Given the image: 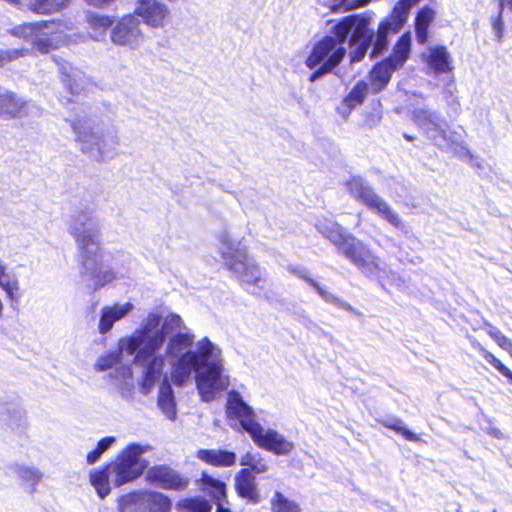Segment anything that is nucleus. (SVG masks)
I'll return each mask as SVG.
<instances>
[{
	"label": "nucleus",
	"mask_w": 512,
	"mask_h": 512,
	"mask_svg": "<svg viewBox=\"0 0 512 512\" xmlns=\"http://www.w3.org/2000/svg\"><path fill=\"white\" fill-rule=\"evenodd\" d=\"M326 23L330 26L329 34L322 36L313 44L305 60L306 67L314 69L322 64L335 69L346 56V42L350 48L351 63L360 62L365 58L372 36L367 18L352 14L340 19H328Z\"/></svg>",
	"instance_id": "obj_1"
},
{
	"label": "nucleus",
	"mask_w": 512,
	"mask_h": 512,
	"mask_svg": "<svg viewBox=\"0 0 512 512\" xmlns=\"http://www.w3.org/2000/svg\"><path fill=\"white\" fill-rule=\"evenodd\" d=\"M214 345L208 337L197 343L196 350H188L180 354L172 365L171 378L177 387L184 386L195 372V383L202 401L211 402L216 395L226 391L230 386V378L224 374L221 359H212Z\"/></svg>",
	"instance_id": "obj_2"
},
{
	"label": "nucleus",
	"mask_w": 512,
	"mask_h": 512,
	"mask_svg": "<svg viewBox=\"0 0 512 512\" xmlns=\"http://www.w3.org/2000/svg\"><path fill=\"white\" fill-rule=\"evenodd\" d=\"M72 26L61 20L49 19L24 22L11 29L13 36L31 38L32 48L41 54H48L66 41V31Z\"/></svg>",
	"instance_id": "obj_3"
},
{
	"label": "nucleus",
	"mask_w": 512,
	"mask_h": 512,
	"mask_svg": "<svg viewBox=\"0 0 512 512\" xmlns=\"http://www.w3.org/2000/svg\"><path fill=\"white\" fill-rule=\"evenodd\" d=\"M224 266L231 271L240 284L252 287L253 295H260L267 282L266 270L242 249L221 252Z\"/></svg>",
	"instance_id": "obj_4"
},
{
	"label": "nucleus",
	"mask_w": 512,
	"mask_h": 512,
	"mask_svg": "<svg viewBox=\"0 0 512 512\" xmlns=\"http://www.w3.org/2000/svg\"><path fill=\"white\" fill-rule=\"evenodd\" d=\"M160 322L159 314H149L147 322L126 339L124 350L127 355H135V360L145 361L159 351L165 343V333L163 330L151 332L158 328Z\"/></svg>",
	"instance_id": "obj_5"
},
{
	"label": "nucleus",
	"mask_w": 512,
	"mask_h": 512,
	"mask_svg": "<svg viewBox=\"0 0 512 512\" xmlns=\"http://www.w3.org/2000/svg\"><path fill=\"white\" fill-rule=\"evenodd\" d=\"M344 185L346 191L353 199L362 203L368 209L375 211L393 227L397 229L404 228V224L397 213L392 210L389 204L370 185L365 183L361 176H351Z\"/></svg>",
	"instance_id": "obj_6"
},
{
	"label": "nucleus",
	"mask_w": 512,
	"mask_h": 512,
	"mask_svg": "<svg viewBox=\"0 0 512 512\" xmlns=\"http://www.w3.org/2000/svg\"><path fill=\"white\" fill-rule=\"evenodd\" d=\"M143 452L141 445L130 443L119 453L116 461L111 462V470L115 474L113 483L116 487L132 482L142 475L146 467L145 461L140 458Z\"/></svg>",
	"instance_id": "obj_7"
},
{
	"label": "nucleus",
	"mask_w": 512,
	"mask_h": 512,
	"mask_svg": "<svg viewBox=\"0 0 512 512\" xmlns=\"http://www.w3.org/2000/svg\"><path fill=\"white\" fill-rule=\"evenodd\" d=\"M147 482L163 490L183 492L190 486V478L166 464L154 465L145 476Z\"/></svg>",
	"instance_id": "obj_8"
},
{
	"label": "nucleus",
	"mask_w": 512,
	"mask_h": 512,
	"mask_svg": "<svg viewBox=\"0 0 512 512\" xmlns=\"http://www.w3.org/2000/svg\"><path fill=\"white\" fill-rule=\"evenodd\" d=\"M140 20L133 14L121 17L111 29V41L117 46L136 49L144 40Z\"/></svg>",
	"instance_id": "obj_9"
},
{
	"label": "nucleus",
	"mask_w": 512,
	"mask_h": 512,
	"mask_svg": "<svg viewBox=\"0 0 512 512\" xmlns=\"http://www.w3.org/2000/svg\"><path fill=\"white\" fill-rule=\"evenodd\" d=\"M226 415L229 419L237 420L242 430L247 432L250 437L261 427V424L256 420L252 407L244 402L236 390H231L228 393Z\"/></svg>",
	"instance_id": "obj_10"
},
{
	"label": "nucleus",
	"mask_w": 512,
	"mask_h": 512,
	"mask_svg": "<svg viewBox=\"0 0 512 512\" xmlns=\"http://www.w3.org/2000/svg\"><path fill=\"white\" fill-rule=\"evenodd\" d=\"M339 252L363 273H374L380 270L379 257L374 255L368 247L355 236H353Z\"/></svg>",
	"instance_id": "obj_11"
},
{
	"label": "nucleus",
	"mask_w": 512,
	"mask_h": 512,
	"mask_svg": "<svg viewBox=\"0 0 512 512\" xmlns=\"http://www.w3.org/2000/svg\"><path fill=\"white\" fill-rule=\"evenodd\" d=\"M29 101L16 92L0 87V119L17 120L29 115Z\"/></svg>",
	"instance_id": "obj_12"
},
{
	"label": "nucleus",
	"mask_w": 512,
	"mask_h": 512,
	"mask_svg": "<svg viewBox=\"0 0 512 512\" xmlns=\"http://www.w3.org/2000/svg\"><path fill=\"white\" fill-rule=\"evenodd\" d=\"M251 438L259 448L275 455L289 454L294 448V444L283 435L272 429L264 430L262 426Z\"/></svg>",
	"instance_id": "obj_13"
},
{
	"label": "nucleus",
	"mask_w": 512,
	"mask_h": 512,
	"mask_svg": "<svg viewBox=\"0 0 512 512\" xmlns=\"http://www.w3.org/2000/svg\"><path fill=\"white\" fill-rule=\"evenodd\" d=\"M127 502L141 504L147 512H171V498L159 491L142 490L130 493Z\"/></svg>",
	"instance_id": "obj_14"
},
{
	"label": "nucleus",
	"mask_w": 512,
	"mask_h": 512,
	"mask_svg": "<svg viewBox=\"0 0 512 512\" xmlns=\"http://www.w3.org/2000/svg\"><path fill=\"white\" fill-rule=\"evenodd\" d=\"M133 15L141 17L151 27H161L168 15V9L157 0H139Z\"/></svg>",
	"instance_id": "obj_15"
},
{
	"label": "nucleus",
	"mask_w": 512,
	"mask_h": 512,
	"mask_svg": "<svg viewBox=\"0 0 512 512\" xmlns=\"http://www.w3.org/2000/svg\"><path fill=\"white\" fill-rule=\"evenodd\" d=\"M76 133V141L81 143V151L86 154H93L101 159L104 154L105 140L102 136L96 135L91 128H85L79 123L73 124Z\"/></svg>",
	"instance_id": "obj_16"
},
{
	"label": "nucleus",
	"mask_w": 512,
	"mask_h": 512,
	"mask_svg": "<svg viewBox=\"0 0 512 512\" xmlns=\"http://www.w3.org/2000/svg\"><path fill=\"white\" fill-rule=\"evenodd\" d=\"M53 60L58 65L60 79L66 90L72 95H78L84 89V72L62 59L54 57Z\"/></svg>",
	"instance_id": "obj_17"
},
{
	"label": "nucleus",
	"mask_w": 512,
	"mask_h": 512,
	"mask_svg": "<svg viewBox=\"0 0 512 512\" xmlns=\"http://www.w3.org/2000/svg\"><path fill=\"white\" fill-rule=\"evenodd\" d=\"M72 235L78 245L83 266L101 256V242L96 233L75 231Z\"/></svg>",
	"instance_id": "obj_18"
},
{
	"label": "nucleus",
	"mask_w": 512,
	"mask_h": 512,
	"mask_svg": "<svg viewBox=\"0 0 512 512\" xmlns=\"http://www.w3.org/2000/svg\"><path fill=\"white\" fill-rule=\"evenodd\" d=\"M234 488L236 494L247 500L249 503L257 504L260 502V495L255 481V476L246 468L240 469L234 479Z\"/></svg>",
	"instance_id": "obj_19"
},
{
	"label": "nucleus",
	"mask_w": 512,
	"mask_h": 512,
	"mask_svg": "<svg viewBox=\"0 0 512 512\" xmlns=\"http://www.w3.org/2000/svg\"><path fill=\"white\" fill-rule=\"evenodd\" d=\"M397 71L386 60L375 63L368 72V86L372 94H378L389 84L392 74Z\"/></svg>",
	"instance_id": "obj_20"
},
{
	"label": "nucleus",
	"mask_w": 512,
	"mask_h": 512,
	"mask_svg": "<svg viewBox=\"0 0 512 512\" xmlns=\"http://www.w3.org/2000/svg\"><path fill=\"white\" fill-rule=\"evenodd\" d=\"M412 47V38L411 32H404L395 42L392 47L391 53L383 58L386 60L393 68L400 70L403 68L405 63L408 61L411 54Z\"/></svg>",
	"instance_id": "obj_21"
},
{
	"label": "nucleus",
	"mask_w": 512,
	"mask_h": 512,
	"mask_svg": "<svg viewBox=\"0 0 512 512\" xmlns=\"http://www.w3.org/2000/svg\"><path fill=\"white\" fill-rule=\"evenodd\" d=\"M196 458L213 467H231L236 463V454L222 449H199Z\"/></svg>",
	"instance_id": "obj_22"
},
{
	"label": "nucleus",
	"mask_w": 512,
	"mask_h": 512,
	"mask_svg": "<svg viewBox=\"0 0 512 512\" xmlns=\"http://www.w3.org/2000/svg\"><path fill=\"white\" fill-rule=\"evenodd\" d=\"M426 63L436 74L451 73L454 69L450 54L443 45L430 48Z\"/></svg>",
	"instance_id": "obj_23"
},
{
	"label": "nucleus",
	"mask_w": 512,
	"mask_h": 512,
	"mask_svg": "<svg viewBox=\"0 0 512 512\" xmlns=\"http://www.w3.org/2000/svg\"><path fill=\"white\" fill-rule=\"evenodd\" d=\"M157 405L167 419L170 421H174L176 419L177 402L174 391L167 378H164L159 385Z\"/></svg>",
	"instance_id": "obj_24"
},
{
	"label": "nucleus",
	"mask_w": 512,
	"mask_h": 512,
	"mask_svg": "<svg viewBox=\"0 0 512 512\" xmlns=\"http://www.w3.org/2000/svg\"><path fill=\"white\" fill-rule=\"evenodd\" d=\"M316 229L327 240H329L338 251L354 236L348 233L345 228L336 221H330L328 224H317Z\"/></svg>",
	"instance_id": "obj_25"
},
{
	"label": "nucleus",
	"mask_w": 512,
	"mask_h": 512,
	"mask_svg": "<svg viewBox=\"0 0 512 512\" xmlns=\"http://www.w3.org/2000/svg\"><path fill=\"white\" fill-rule=\"evenodd\" d=\"M111 473V462L105 463L96 469H92L89 473V482L100 499L106 498L111 492Z\"/></svg>",
	"instance_id": "obj_26"
},
{
	"label": "nucleus",
	"mask_w": 512,
	"mask_h": 512,
	"mask_svg": "<svg viewBox=\"0 0 512 512\" xmlns=\"http://www.w3.org/2000/svg\"><path fill=\"white\" fill-rule=\"evenodd\" d=\"M132 309L133 305L129 302L121 306L104 307L99 320V332L101 334L108 333L112 329L113 324L124 318Z\"/></svg>",
	"instance_id": "obj_27"
},
{
	"label": "nucleus",
	"mask_w": 512,
	"mask_h": 512,
	"mask_svg": "<svg viewBox=\"0 0 512 512\" xmlns=\"http://www.w3.org/2000/svg\"><path fill=\"white\" fill-rule=\"evenodd\" d=\"M199 487L211 500L218 504L227 501L226 484L223 481L213 478L206 472H202L199 480Z\"/></svg>",
	"instance_id": "obj_28"
},
{
	"label": "nucleus",
	"mask_w": 512,
	"mask_h": 512,
	"mask_svg": "<svg viewBox=\"0 0 512 512\" xmlns=\"http://www.w3.org/2000/svg\"><path fill=\"white\" fill-rule=\"evenodd\" d=\"M410 9L411 3L409 0H399L391 13L379 23L384 24L392 33H398L407 21Z\"/></svg>",
	"instance_id": "obj_29"
},
{
	"label": "nucleus",
	"mask_w": 512,
	"mask_h": 512,
	"mask_svg": "<svg viewBox=\"0 0 512 512\" xmlns=\"http://www.w3.org/2000/svg\"><path fill=\"white\" fill-rule=\"evenodd\" d=\"M436 13L433 8L424 6L416 14L414 28L418 44L424 45L429 40V28L434 21Z\"/></svg>",
	"instance_id": "obj_30"
},
{
	"label": "nucleus",
	"mask_w": 512,
	"mask_h": 512,
	"mask_svg": "<svg viewBox=\"0 0 512 512\" xmlns=\"http://www.w3.org/2000/svg\"><path fill=\"white\" fill-rule=\"evenodd\" d=\"M163 366V359L161 357L152 356L146 366L145 372L142 376L140 386V392L143 395H148L154 388L155 383L161 373Z\"/></svg>",
	"instance_id": "obj_31"
},
{
	"label": "nucleus",
	"mask_w": 512,
	"mask_h": 512,
	"mask_svg": "<svg viewBox=\"0 0 512 512\" xmlns=\"http://www.w3.org/2000/svg\"><path fill=\"white\" fill-rule=\"evenodd\" d=\"M370 31L373 33L371 29ZM390 34H393L390 29L384 24H378L375 35L372 34L371 36V43L369 45V47L371 46L370 58H377L388 49Z\"/></svg>",
	"instance_id": "obj_32"
},
{
	"label": "nucleus",
	"mask_w": 512,
	"mask_h": 512,
	"mask_svg": "<svg viewBox=\"0 0 512 512\" xmlns=\"http://www.w3.org/2000/svg\"><path fill=\"white\" fill-rule=\"evenodd\" d=\"M368 83L364 80L358 81L350 92L344 97L343 104L348 110H353L364 103L369 90Z\"/></svg>",
	"instance_id": "obj_33"
},
{
	"label": "nucleus",
	"mask_w": 512,
	"mask_h": 512,
	"mask_svg": "<svg viewBox=\"0 0 512 512\" xmlns=\"http://www.w3.org/2000/svg\"><path fill=\"white\" fill-rule=\"evenodd\" d=\"M177 509L181 512H211L212 504L202 496H192L180 499Z\"/></svg>",
	"instance_id": "obj_34"
},
{
	"label": "nucleus",
	"mask_w": 512,
	"mask_h": 512,
	"mask_svg": "<svg viewBox=\"0 0 512 512\" xmlns=\"http://www.w3.org/2000/svg\"><path fill=\"white\" fill-rule=\"evenodd\" d=\"M272 512H301V506L294 500L288 499L282 492L276 491L271 500Z\"/></svg>",
	"instance_id": "obj_35"
},
{
	"label": "nucleus",
	"mask_w": 512,
	"mask_h": 512,
	"mask_svg": "<svg viewBox=\"0 0 512 512\" xmlns=\"http://www.w3.org/2000/svg\"><path fill=\"white\" fill-rule=\"evenodd\" d=\"M70 0H33L29 9L36 14H51L63 9Z\"/></svg>",
	"instance_id": "obj_36"
},
{
	"label": "nucleus",
	"mask_w": 512,
	"mask_h": 512,
	"mask_svg": "<svg viewBox=\"0 0 512 512\" xmlns=\"http://www.w3.org/2000/svg\"><path fill=\"white\" fill-rule=\"evenodd\" d=\"M194 338L191 333H177L169 340L166 352L170 355H177L190 348L194 343Z\"/></svg>",
	"instance_id": "obj_37"
},
{
	"label": "nucleus",
	"mask_w": 512,
	"mask_h": 512,
	"mask_svg": "<svg viewBox=\"0 0 512 512\" xmlns=\"http://www.w3.org/2000/svg\"><path fill=\"white\" fill-rule=\"evenodd\" d=\"M86 21L93 30L104 32L112 26L114 18L108 15L91 12L87 14Z\"/></svg>",
	"instance_id": "obj_38"
},
{
	"label": "nucleus",
	"mask_w": 512,
	"mask_h": 512,
	"mask_svg": "<svg viewBox=\"0 0 512 512\" xmlns=\"http://www.w3.org/2000/svg\"><path fill=\"white\" fill-rule=\"evenodd\" d=\"M115 442V438L112 436H107L100 439L96 445V447L90 451L86 456V462L89 465L96 463L101 456L111 447V445Z\"/></svg>",
	"instance_id": "obj_39"
},
{
	"label": "nucleus",
	"mask_w": 512,
	"mask_h": 512,
	"mask_svg": "<svg viewBox=\"0 0 512 512\" xmlns=\"http://www.w3.org/2000/svg\"><path fill=\"white\" fill-rule=\"evenodd\" d=\"M479 352L490 365H492L500 374L512 383V372L510 369H508L498 358L485 348L480 347Z\"/></svg>",
	"instance_id": "obj_40"
},
{
	"label": "nucleus",
	"mask_w": 512,
	"mask_h": 512,
	"mask_svg": "<svg viewBox=\"0 0 512 512\" xmlns=\"http://www.w3.org/2000/svg\"><path fill=\"white\" fill-rule=\"evenodd\" d=\"M423 120L425 123L431 124L433 129L436 131V135L434 139L437 140L441 138L445 142V146L448 147V142H453L454 140L448 137L446 129L436 120V116L433 113L424 112Z\"/></svg>",
	"instance_id": "obj_41"
},
{
	"label": "nucleus",
	"mask_w": 512,
	"mask_h": 512,
	"mask_svg": "<svg viewBox=\"0 0 512 512\" xmlns=\"http://www.w3.org/2000/svg\"><path fill=\"white\" fill-rule=\"evenodd\" d=\"M383 426L389 430H392L398 434H400L405 440L407 441H417L418 436L404 427L402 425V422L400 420L391 422V421H385L383 422Z\"/></svg>",
	"instance_id": "obj_42"
},
{
	"label": "nucleus",
	"mask_w": 512,
	"mask_h": 512,
	"mask_svg": "<svg viewBox=\"0 0 512 512\" xmlns=\"http://www.w3.org/2000/svg\"><path fill=\"white\" fill-rule=\"evenodd\" d=\"M448 148L452 149L454 154L461 159L473 161L475 158L469 147L462 141L448 142Z\"/></svg>",
	"instance_id": "obj_43"
},
{
	"label": "nucleus",
	"mask_w": 512,
	"mask_h": 512,
	"mask_svg": "<svg viewBox=\"0 0 512 512\" xmlns=\"http://www.w3.org/2000/svg\"><path fill=\"white\" fill-rule=\"evenodd\" d=\"M27 49H12L0 52V67L6 63L11 62L19 57L27 55Z\"/></svg>",
	"instance_id": "obj_44"
},
{
	"label": "nucleus",
	"mask_w": 512,
	"mask_h": 512,
	"mask_svg": "<svg viewBox=\"0 0 512 512\" xmlns=\"http://www.w3.org/2000/svg\"><path fill=\"white\" fill-rule=\"evenodd\" d=\"M118 361V357L114 355L113 353H108L107 355L101 356L96 364L95 368L98 371H106L113 367L114 364H116Z\"/></svg>",
	"instance_id": "obj_45"
},
{
	"label": "nucleus",
	"mask_w": 512,
	"mask_h": 512,
	"mask_svg": "<svg viewBox=\"0 0 512 512\" xmlns=\"http://www.w3.org/2000/svg\"><path fill=\"white\" fill-rule=\"evenodd\" d=\"M305 281L315 289V291L320 295L322 299H324L326 302L334 304L337 297L330 294L327 290H325L323 287H321L314 279L310 277H305Z\"/></svg>",
	"instance_id": "obj_46"
},
{
	"label": "nucleus",
	"mask_w": 512,
	"mask_h": 512,
	"mask_svg": "<svg viewBox=\"0 0 512 512\" xmlns=\"http://www.w3.org/2000/svg\"><path fill=\"white\" fill-rule=\"evenodd\" d=\"M18 473L22 480L30 482L31 484H37L41 478L37 470L28 467H21Z\"/></svg>",
	"instance_id": "obj_47"
},
{
	"label": "nucleus",
	"mask_w": 512,
	"mask_h": 512,
	"mask_svg": "<svg viewBox=\"0 0 512 512\" xmlns=\"http://www.w3.org/2000/svg\"><path fill=\"white\" fill-rule=\"evenodd\" d=\"M488 334L497 343V345L504 350L512 342L499 329L490 330Z\"/></svg>",
	"instance_id": "obj_48"
},
{
	"label": "nucleus",
	"mask_w": 512,
	"mask_h": 512,
	"mask_svg": "<svg viewBox=\"0 0 512 512\" xmlns=\"http://www.w3.org/2000/svg\"><path fill=\"white\" fill-rule=\"evenodd\" d=\"M93 278L96 280L95 289H99L105 284L111 282L114 279V274L110 271L104 273H96L93 274Z\"/></svg>",
	"instance_id": "obj_49"
},
{
	"label": "nucleus",
	"mask_w": 512,
	"mask_h": 512,
	"mask_svg": "<svg viewBox=\"0 0 512 512\" xmlns=\"http://www.w3.org/2000/svg\"><path fill=\"white\" fill-rule=\"evenodd\" d=\"M248 470L251 471V473L254 475V474H261V473H264L268 470V466L267 464L264 462L263 459L261 458H258L255 460V462L253 464H251V466L249 468H247Z\"/></svg>",
	"instance_id": "obj_50"
},
{
	"label": "nucleus",
	"mask_w": 512,
	"mask_h": 512,
	"mask_svg": "<svg viewBox=\"0 0 512 512\" xmlns=\"http://www.w3.org/2000/svg\"><path fill=\"white\" fill-rule=\"evenodd\" d=\"M314 72L310 75V78L309 80L311 82H314L315 80H317L318 78H320L321 76L327 74V73H330L332 72L334 69L330 68V67H327L325 65H317L316 68H314Z\"/></svg>",
	"instance_id": "obj_51"
},
{
	"label": "nucleus",
	"mask_w": 512,
	"mask_h": 512,
	"mask_svg": "<svg viewBox=\"0 0 512 512\" xmlns=\"http://www.w3.org/2000/svg\"><path fill=\"white\" fill-rule=\"evenodd\" d=\"M256 460L255 455L251 453H246L240 460V465L247 466L249 468L251 464H253Z\"/></svg>",
	"instance_id": "obj_52"
},
{
	"label": "nucleus",
	"mask_w": 512,
	"mask_h": 512,
	"mask_svg": "<svg viewBox=\"0 0 512 512\" xmlns=\"http://www.w3.org/2000/svg\"><path fill=\"white\" fill-rule=\"evenodd\" d=\"M334 304H335V305H337L338 307H340V308H342V309H344V310L348 311V312L357 313V312L355 311V309H354V308H353L349 303H347V302H343V301H341V300H340V299H338V298L336 299V301H335V303H334Z\"/></svg>",
	"instance_id": "obj_53"
},
{
	"label": "nucleus",
	"mask_w": 512,
	"mask_h": 512,
	"mask_svg": "<svg viewBox=\"0 0 512 512\" xmlns=\"http://www.w3.org/2000/svg\"><path fill=\"white\" fill-rule=\"evenodd\" d=\"M0 287H2V289L7 293V296L9 299L17 300V297L14 296L13 288L11 287L9 282H6V283L0 285Z\"/></svg>",
	"instance_id": "obj_54"
},
{
	"label": "nucleus",
	"mask_w": 512,
	"mask_h": 512,
	"mask_svg": "<svg viewBox=\"0 0 512 512\" xmlns=\"http://www.w3.org/2000/svg\"><path fill=\"white\" fill-rule=\"evenodd\" d=\"M170 321L177 327H180L181 324H182V319L179 315L177 314H172L170 316Z\"/></svg>",
	"instance_id": "obj_55"
},
{
	"label": "nucleus",
	"mask_w": 512,
	"mask_h": 512,
	"mask_svg": "<svg viewBox=\"0 0 512 512\" xmlns=\"http://www.w3.org/2000/svg\"><path fill=\"white\" fill-rule=\"evenodd\" d=\"M6 274V268L5 266L0 262V285L4 284L2 282V278L5 276Z\"/></svg>",
	"instance_id": "obj_56"
},
{
	"label": "nucleus",
	"mask_w": 512,
	"mask_h": 512,
	"mask_svg": "<svg viewBox=\"0 0 512 512\" xmlns=\"http://www.w3.org/2000/svg\"><path fill=\"white\" fill-rule=\"evenodd\" d=\"M216 505H217L216 512H231V510L229 508H226L223 506V503H218Z\"/></svg>",
	"instance_id": "obj_57"
},
{
	"label": "nucleus",
	"mask_w": 512,
	"mask_h": 512,
	"mask_svg": "<svg viewBox=\"0 0 512 512\" xmlns=\"http://www.w3.org/2000/svg\"><path fill=\"white\" fill-rule=\"evenodd\" d=\"M494 25H495V28L500 32L501 25H502L500 17L497 19V21L494 23Z\"/></svg>",
	"instance_id": "obj_58"
},
{
	"label": "nucleus",
	"mask_w": 512,
	"mask_h": 512,
	"mask_svg": "<svg viewBox=\"0 0 512 512\" xmlns=\"http://www.w3.org/2000/svg\"><path fill=\"white\" fill-rule=\"evenodd\" d=\"M506 352L509 353V355L512 357V342L509 344V346L505 349Z\"/></svg>",
	"instance_id": "obj_59"
},
{
	"label": "nucleus",
	"mask_w": 512,
	"mask_h": 512,
	"mask_svg": "<svg viewBox=\"0 0 512 512\" xmlns=\"http://www.w3.org/2000/svg\"><path fill=\"white\" fill-rule=\"evenodd\" d=\"M404 138L407 140V141H412L414 140V137L412 135H409V134H404Z\"/></svg>",
	"instance_id": "obj_60"
},
{
	"label": "nucleus",
	"mask_w": 512,
	"mask_h": 512,
	"mask_svg": "<svg viewBox=\"0 0 512 512\" xmlns=\"http://www.w3.org/2000/svg\"><path fill=\"white\" fill-rule=\"evenodd\" d=\"M366 3H367V1H361L359 5H360V6H363V5H365Z\"/></svg>",
	"instance_id": "obj_61"
}]
</instances>
